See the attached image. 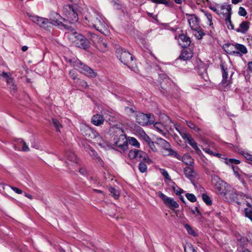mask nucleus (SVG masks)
<instances>
[{"label":"nucleus","mask_w":252,"mask_h":252,"mask_svg":"<svg viewBox=\"0 0 252 252\" xmlns=\"http://www.w3.org/2000/svg\"><path fill=\"white\" fill-rule=\"evenodd\" d=\"M85 19L86 23L90 27L95 28L101 33H104L108 28L107 25L104 22L100 13L94 9L88 10Z\"/></svg>","instance_id":"1"},{"label":"nucleus","mask_w":252,"mask_h":252,"mask_svg":"<svg viewBox=\"0 0 252 252\" xmlns=\"http://www.w3.org/2000/svg\"><path fill=\"white\" fill-rule=\"evenodd\" d=\"M80 131L82 134L90 141L97 144L100 147L105 146V142L98 133L91 127L85 124L80 125Z\"/></svg>","instance_id":"2"},{"label":"nucleus","mask_w":252,"mask_h":252,"mask_svg":"<svg viewBox=\"0 0 252 252\" xmlns=\"http://www.w3.org/2000/svg\"><path fill=\"white\" fill-rule=\"evenodd\" d=\"M116 55L121 62L134 72H136L137 68L134 58L132 55L125 49L118 48L116 50Z\"/></svg>","instance_id":"3"},{"label":"nucleus","mask_w":252,"mask_h":252,"mask_svg":"<svg viewBox=\"0 0 252 252\" xmlns=\"http://www.w3.org/2000/svg\"><path fill=\"white\" fill-rule=\"evenodd\" d=\"M68 62L70 63L71 65L76 67L81 73L91 78H94L96 76L95 72L77 59H70L68 60Z\"/></svg>","instance_id":"4"},{"label":"nucleus","mask_w":252,"mask_h":252,"mask_svg":"<svg viewBox=\"0 0 252 252\" xmlns=\"http://www.w3.org/2000/svg\"><path fill=\"white\" fill-rule=\"evenodd\" d=\"M128 157L130 159H135L140 161H144L148 163L151 162L150 159L145 152L135 149L129 151Z\"/></svg>","instance_id":"5"},{"label":"nucleus","mask_w":252,"mask_h":252,"mask_svg":"<svg viewBox=\"0 0 252 252\" xmlns=\"http://www.w3.org/2000/svg\"><path fill=\"white\" fill-rule=\"evenodd\" d=\"M211 183L219 194L223 195L226 191L227 184L220 179L218 176L214 175L211 176Z\"/></svg>","instance_id":"6"},{"label":"nucleus","mask_w":252,"mask_h":252,"mask_svg":"<svg viewBox=\"0 0 252 252\" xmlns=\"http://www.w3.org/2000/svg\"><path fill=\"white\" fill-rule=\"evenodd\" d=\"M50 19L52 22L56 24L57 25L60 26L62 27H63L64 29L69 30H72L71 26L64 23L66 19L63 18L60 15L56 12H53L51 13L50 15Z\"/></svg>","instance_id":"7"},{"label":"nucleus","mask_w":252,"mask_h":252,"mask_svg":"<svg viewBox=\"0 0 252 252\" xmlns=\"http://www.w3.org/2000/svg\"><path fill=\"white\" fill-rule=\"evenodd\" d=\"M136 121L141 126H146L148 124H153L154 123V117L151 114H146L139 113L136 115Z\"/></svg>","instance_id":"8"},{"label":"nucleus","mask_w":252,"mask_h":252,"mask_svg":"<svg viewBox=\"0 0 252 252\" xmlns=\"http://www.w3.org/2000/svg\"><path fill=\"white\" fill-rule=\"evenodd\" d=\"M188 22L191 30L197 32V33H195V35L198 39H201L204 33L198 27V18L192 15L188 19Z\"/></svg>","instance_id":"9"},{"label":"nucleus","mask_w":252,"mask_h":252,"mask_svg":"<svg viewBox=\"0 0 252 252\" xmlns=\"http://www.w3.org/2000/svg\"><path fill=\"white\" fill-rule=\"evenodd\" d=\"M32 20L47 31H50L52 29L53 23L50 22L48 19L37 16H32Z\"/></svg>","instance_id":"10"},{"label":"nucleus","mask_w":252,"mask_h":252,"mask_svg":"<svg viewBox=\"0 0 252 252\" xmlns=\"http://www.w3.org/2000/svg\"><path fill=\"white\" fill-rule=\"evenodd\" d=\"M73 37L75 38L74 42L78 47L84 49H86L88 47V41L82 34L76 32H73L70 35V38L73 39Z\"/></svg>","instance_id":"11"},{"label":"nucleus","mask_w":252,"mask_h":252,"mask_svg":"<svg viewBox=\"0 0 252 252\" xmlns=\"http://www.w3.org/2000/svg\"><path fill=\"white\" fill-rule=\"evenodd\" d=\"M158 196L162 200L166 206L173 209L179 207V204L173 198L168 197L161 191L158 192Z\"/></svg>","instance_id":"12"},{"label":"nucleus","mask_w":252,"mask_h":252,"mask_svg":"<svg viewBox=\"0 0 252 252\" xmlns=\"http://www.w3.org/2000/svg\"><path fill=\"white\" fill-rule=\"evenodd\" d=\"M218 8L220 9V11L218 12V14L222 15L224 19H227L230 20L232 14L231 5L225 4L218 5Z\"/></svg>","instance_id":"13"},{"label":"nucleus","mask_w":252,"mask_h":252,"mask_svg":"<svg viewBox=\"0 0 252 252\" xmlns=\"http://www.w3.org/2000/svg\"><path fill=\"white\" fill-rule=\"evenodd\" d=\"M158 142L159 144L162 146L163 149H165V152H168V153H165V155H171L175 157H177L178 156L177 153L170 148V145L166 140L160 138L158 139Z\"/></svg>","instance_id":"14"},{"label":"nucleus","mask_w":252,"mask_h":252,"mask_svg":"<svg viewBox=\"0 0 252 252\" xmlns=\"http://www.w3.org/2000/svg\"><path fill=\"white\" fill-rule=\"evenodd\" d=\"M220 67L222 70V77L221 84L224 87H229L231 84V78H228L227 68L225 67L223 64H220Z\"/></svg>","instance_id":"15"},{"label":"nucleus","mask_w":252,"mask_h":252,"mask_svg":"<svg viewBox=\"0 0 252 252\" xmlns=\"http://www.w3.org/2000/svg\"><path fill=\"white\" fill-rule=\"evenodd\" d=\"M223 195L226 199L230 201L236 202L238 205H241V203L239 201L240 195L236 193L234 190L231 191L226 190Z\"/></svg>","instance_id":"16"},{"label":"nucleus","mask_w":252,"mask_h":252,"mask_svg":"<svg viewBox=\"0 0 252 252\" xmlns=\"http://www.w3.org/2000/svg\"><path fill=\"white\" fill-rule=\"evenodd\" d=\"M114 145L125 151L127 148L128 142L126 137L124 135L121 134L118 139L114 142Z\"/></svg>","instance_id":"17"},{"label":"nucleus","mask_w":252,"mask_h":252,"mask_svg":"<svg viewBox=\"0 0 252 252\" xmlns=\"http://www.w3.org/2000/svg\"><path fill=\"white\" fill-rule=\"evenodd\" d=\"M66 163L69 165L71 164L72 166L77 165V158L76 155L72 152H67L66 154Z\"/></svg>","instance_id":"18"},{"label":"nucleus","mask_w":252,"mask_h":252,"mask_svg":"<svg viewBox=\"0 0 252 252\" xmlns=\"http://www.w3.org/2000/svg\"><path fill=\"white\" fill-rule=\"evenodd\" d=\"M232 46H234L235 49L237 51H232L230 53V54H246L248 52L247 48L243 44L235 43V44H233Z\"/></svg>","instance_id":"19"},{"label":"nucleus","mask_w":252,"mask_h":252,"mask_svg":"<svg viewBox=\"0 0 252 252\" xmlns=\"http://www.w3.org/2000/svg\"><path fill=\"white\" fill-rule=\"evenodd\" d=\"M250 23L248 21H243L239 25L238 28L235 29L237 32H240L243 34L246 33L250 28Z\"/></svg>","instance_id":"20"},{"label":"nucleus","mask_w":252,"mask_h":252,"mask_svg":"<svg viewBox=\"0 0 252 252\" xmlns=\"http://www.w3.org/2000/svg\"><path fill=\"white\" fill-rule=\"evenodd\" d=\"M104 122V118L100 114L94 115L91 119V123L95 126H99L103 125Z\"/></svg>","instance_id":"21"},{"label":"nucleus","mask_w":252,"mask_h":252,"mask_svg":"<svg viewBox=\"0 0 252 252\" xmlns=\"http://www.w3.org/2000/svg\"><path fill=\"white\" fill-rule=\"evenodd\" d=\"M88 153L92 157V158L96 161L97 164L101 165V166H103L104 163L103 160L94 149L89 148V151H88Z\"/></svg>","instance_id":"22"},{"label":"nucleus","mask_w":252,"mask_h":252,"mask_svg":"<svg viewBox=\"0 0 252 252\" xmlns=\"http://www.w3.org/2000/svg\"><path fill=\"white\" fill-rule=\"evenodd\" d=\"M192 56V52L189 49H184L179 56V58L183 61H187L191 59Z\"/></svg>","instance_id":"23"},{"label":"nucleus","mask_w":252,"mask_h":252,"mask_svg":"<svg viewBox=\"0 0 252 252\" xmlns=\"http://www.w3.org/2000/svg\"><path fill=\"white\" fill-rule=\"evenodd\" d=\"M179 42L183 47H186L190 43V38L184 34L179 35Z\"/></svg>","instance_id":"24"},{"label":"nucleus","mask_w":252,"mask_h":252,"mask_svg":"<svg viewBox=\"0 0 252 252\" xmlns=\"http://www.w3.org/2000/svg\"><path fill=\"white\" fill-rule=\"evenodd\" d=\"M67 19L65 21L64 23L67 24V22H69V23H72L75 22L77 21L78 19V15L76 12L75 11L74 9L72 10V11H71L70 13L68 14V15L66 16Z\"/></svg>","instance_id":"25"},{"label":"nucleus","mask_w":252,"mask_h":252,"mask_svg":"<svg viewBox=\"0 0 252 252\" xmlns=\"http://www.w3.org/2000/svg\"><path fill=\"white\" fill-rule=\"evenodd\" d=\"M184 172L185 176L190 180L195 178L196 176V172L190 167L185 168Z\"/></svg>","instance_id":"26"},{"label":"nucleus","mask_w":252,"mask_h":252,"mask_svg":"<svg viewBox=\"0 0 252 252\" xmlns=\"http://www.w3.org/2000/svg\"><path fill=\"white\" fill-rule=\"evenodd\" d=\"M159 82L160 83L161 88L163 90H166L167 87L165 85H166L170 82V79L165 74L159 75Z\"/></svg>","instance_id":"27"},{"label":"nucleus","mask_w":252,"mask_h":252,"mask_svg":"<svg viewBox=\"0 0 252 252\" xmlns=\"http://www.w3.org/2000/svg\"><path fill=\"white\" fill-rule=\"evenodd\" d=\"M88 37L91 40L94 44H98L99 42L102 41L101 37H99L98 35L95 33L89 32L88 33Z\"/></svg>","instance_id":"28"},{"label":"nucleus","mask_w":252,"mask_h":252,"mask_svg":"<svg viewBox=\"0 0 252 252\" xmlns=\"http://www.w3.org/2000/svg\"><path fill=\"white\" fill-rule=\"evenodd\" d=\"M1 76L5 78L6 82L8 85H10L12 83H15L13 78L11 76V74H9L5 72H3Z\"/></svg>","instance_id":"29"},{"label":"nucleus","mask_w":252,"mask_h":252,"mask_svg":"<svg viewBox=\"0 0 252 252\" xmlns=\"http://www.w3.org/2000/svg\"><path fill=\"white\" fill-rule=\"evenodd\" d=\"M183 161L187 165L192 166L193 164V159L189 155H184L183 157Z\"/></svg>","instance_id":"30"},{"label":"nucleus","mask_w":252,"mask_h":252,"mask_svg":"<svg viewBox=\"0 0 252 252\" xmlns=\"http://www.w3.org/2000/svg\"><path fill=\"white\" fill-rule=\"evenodd\" d=\"M109 191H110V194L115 199H118L120 195V193L117 189L111 187L109 188Z\"/></svg>","instance_id":"31"},{"label":"nucleus","mask_w":252,"mask_h":252,"mask_svg":"<svg viewBox=\"0 0 252 252\" xmlns=\"http://www.w3.org/2000/svg\"><path fill=\"white\" fill-rule=\"evenodd\" d=\"M202 149L206 153L209 154L210 155H211V156H217L218 157H220V156H221V154H218V153H216L215 152H213L212 151H211L210 150V149L208 147H203L202 148Z\"/></svg>","instance_id":"32"},{"label":"nucleus","mask_w":252,"mask_h":252,"mask_svg":"<svg viewBox=\"0 0 252 252\" xmlns=\"http://www.w3.org/2000/svg\"><path fill=\"white\" fill-rule=\"evenodd\" d=\"M187 141L189 144L196 152L200 151L197 146V143L191 137L189 138V139H188Z\"/></svg>","instance_id":"33"},{"label":"nucleus","mask_w":252,"mask_h":252,"mask_svg":"<svg viewBox=\"0 0 252 252\" xmlns=\"http://www.w3.org/2000/svg\"><path fill=\"white\" fill-rule=\"evenodd\" d=\"M185 228L188 231V233L193 236L197 235V233L192 228V227L188 224H186L184 225Z\"/></svg>","instance_id":"34"},{"label":"nucleus","mask_w":252,"mask_h":252,"mask_svg":"<svg viewBox=\"0 0 252 252\" xmlns=\"http://www.w3.org/2000/svg\"><path fill=\"white\" fill-rule=\"evenodd\" d=\"M73 8L71 5H66L63 7V12L66 17L68 15V14L70 13L71 11H72Z\"/></svg>","instance_id":"35"},{"label":"nucleus","mask_w":252,"mask_h":252,"mask_svg":"<svg viewBox=\"0 0 252 252\" xmlns=\"http://www.w3.org/2000/svg\"><path fill=\"white\" fill-rule=\"evenodd\" d=\"M128 143L132 146L137 148L140 147V143L138 142L136 138L134 137H130L128 140Z\"/></svg>","instance_id":"36"},{"label":"nucleus","mask_w":252,"mask_h":252,"mask_svg":"<svg viewBox=\"0 0 252 252\" xmlns=\"http://www.w3.org/2000/svg\"><path fill=\"white\" fill-rule=\"evenodd\" d=\"M146 162L142 161H140L138 165V169L139 171L142 173H144L146 172L147 170V167L146 164H145Z\"/></svg>","instance_id":"37"},{"label":"nucleus","mask_w":252,"mask_h":252,"mask_svg":"<svg viewBox=\"0 0 252 252\" xmlns=\"http://www.w3.org/2000/svg\"><path fill=\"white\" fill-rule=\"evenodd\" d=\"M52 122L56 130L61 132L60 128H62V125L60 124V122L56 119H53Z\"/></svg>","instance_id":"38"},{"label":"nucleus","mask_w":252,"mask_h":252,"mask_svg":"<svg viewBox=\"0 0 252 252\" xmlns=\"http://www.w3.org/2000/svg\"><path fill=\"white\" fill-rule=\"evenodd\" d=\"M187 124L189 127L191 129H193L196 132H198L200 131V128L197 126L194 123L192 122L189 121L188 122L187 121Z\"/></svg>","instance_id":"39"},{"label":"nucleus","mask_w":252,"mask_h":252,"mask_svg":"<svg viewBox=\"0 0 252 252\" xmlns=\"http://www.w3.org/2000/svg\"><path fill=\"white\" fill-rule=\"evenodd\" d=\"M184 251L185 252H196V251L190 244H187L185 246Z\"/></svg>","instance_id":"40"},{"label":"nucleus","mask_w":252,"mask_h":252,"mask_svg":"<svg viewBox=\"0 0 252 252\" xmlns=\"http://www.w3.org/2000/svg\"><path fill=\"white\" fill-rule=\"evenodd\" d=\"M124 110L125 113L128 115H130L134 113L135 112L133 106H125L124 107Z\"/></svg>","instance_id":"41"},{"label":"nucleus","mask_w":252,"mask_h":252,"mask_svg":"<svg viewBox=\"0 0 252 252\" xmlns=\"http://www.w3.org/2000/svg\"><path fill=\"white\" fill-rule=\"evenodd\" d=\"M202 199L207 205H211L212 204V200L210 197L206 194H202Z\"/></svg>","instance_id":"42"},{"label":"nucleus","mask_w":252,"mask_h":252,"mask_svg":"<svg viewBox=\"0 0 252 252\" xmlns=\"http://www.w3.org/2000/svg\"><path fill=\"white\" fill-rule=\"evenodd\" d=\"M186 196L191 202H194L196 201V197L193 194L187 193L186 194Z\"/></svg>","instance_id":"43"},{"label":"nucleus","mask_w":252,"mask_h":252,"mask_svg":"<svg viewBox=\"0 0 252 252\" xmlns=\"http://www.w3.org/2000/svg\"><path fill=\"white\" fill-rule=\"evenodd\" d=\"M69 75L75 83L77 81V79H79L77 77L76 71L74 69L71 70L69 71Z\"/></svg>","instance_id":"44"},{"label":"nucleus","mask_w":252,"mask_h":252,"mask_svg":"<svg viewBox=\"0 0 252 252\" xmlns=\"http://www.w3.org/2000/svg\"><path fill=\"white\" fill-rule=\"evenodd\" d=\"M245 216L252 221V209L246 208L245 209Z\"/></svg>","instance_id":"45"},{"label":"nucleus","mask_w":252,"mask_h":252,"mask_svg":"<svg viewBox=\"0 0 252 252\" xmlns=\"http://www.w3.org/2000/svg\"><path fill=\"white\" fill-rule=\"evenodd\" d=\"M75 83L78 84L80 86L84 87L85 89L88 88V85L87 83L84 80L77 79V81Z\"/></svg>","instance_id":"46"},{"label":"nucleus","mask_w":252,"mask_h":252,"mask_svg":"<svg viewBox=\"0 0 252 252\" xmlns=\"http://www.w3.org/2000/svg\"><path fill=\"white\" fill-rule=\"evenodd\" d=\"M224 20L225 21L226 24L227 25L228 28L229 29L235 30V29L234 28V25L232 24L231 22V18H230V20H227V19H225Z\"/></svg>","instance_id":"47"},{"label":"nucleus","mask_w":252,"mask_h":252,"mask_svg":"<svg viewBox=\"0 0 252 252\" xmlns=\"http://www.w3.org/2000/svg\"><path fill=\"white\" fill-rule=\"evenodd\" d=\"M238 14L240 16H245L247 15V12L244 7H240L239 8Z\"/></svg>","instance_id":"48"},{"label":"nucleus","mask_w":252,"mask_h":252,"mask_svg":"<svg viewBox=\"0 0 252 252\" xmlns=\"http://www.w3.org/2000/svg\"><path fill=\"white\" fill-rule=\"evenodd\" d=\"M172 189L174 192H176V194L177 195H180L183 192V190L178 187H175L174 186L172 187Z\"/></svg>","instance_id":"49"},{"label":"nucleus","mask_w":252,"mask_h":252,"mask_svg":"<svg viewBox=\"0 0 252 252\" xmlns=\"http://www.w3.org/2000/svg\"><path fill=\"white\" fill-rule=\"evenodd\" d=\"M20 143H22L23 147H22V151L24 152H28L30 151V148L26 144V142L23 140H21L20 141Z\"/></svg>","instance_id":"50"},{"label":"nucleus","mask_w":252,"mask_h":252,"mask_svg":"<svg viewBox=\"0 0 252 252\" xmlns=\"http://www.w3.org/2000/svg\"><path fill=\"white\" fill-rule=\"evenodd\" d=\"M161 174L162 175L168 180H171V178L169 176L168 173L167 171H166L164 169H161Z\"/></svg>","instance_id":"51"},{"label":"nucleus","mask_w":252,"mask_h":252,"mask_svg":"<svg viewBox=\"0 0 252 252\" xmlns=\"http://www.w3.org/2000/svg\"><path fill=\"white\" fill-rule=\"evenodd\" d=\"M205 16L208 21L209 25L211 26L213 25L212 23V16L211 14L208 13H205Z\"/></svg>","instance_id":"52"},{"label":"nucleus","mask_w":252,"mask_h":252,"mask_svg":"<svg viewBox=\"0 0 252 252\" xmlns=\"http://www.w3.org/2000/svg\"><path fill=\"white\" fill-rule=\"evenodd\" d=\"M243 155L246 159L249 160L250 162H252V155L246 152L243 153Z\"/></svg>","instance_id":"53"},{"label":"nucleus","mask_w":252,"mask_h":252,"mask_svg":"<svg viewBox=\"0 0 252 252\" xmlns=\"http://www.w3.org/2000/svg\"><path fill=\"white\" fill-rule=\"evenodd\" d=\"M237 241L239 242L240 245L243 246L245 242V238L241 236H237Z\"/></svg>","instance_id":"54"},{"label":"nucleus","mask_w":252,"mask_h":252,"mask_svg":"<svg viewBox=\"0 0 252 252\" xmlns=\"http://www.w3.org/2000/svg\"><path fill=\"white\" fill-rule=\"evenodd\" d=\"M237 241L239 242L240 245L243 246L245 242V238L241 236H237Z\"/></svg>","instance_id":"55"},{"label":"nucleus","mask_w":252,"mask_h":252,"mask_svg":"<svg viewBox=\"0 0 252 252\" xmlns=\"http://www.w3.org/2000/svg\"><path fill=\"white\" fill-rule=\"evenodd\" d=\"M9 86L10 89L11 90V92L13 93H15L16 91L17 90V86L15 84V83H12V84Z\"/></svg>","instance_id":"56"},{"label":"nucleus","mask_w":252,"mask_h":252,"mask_svg":"<svg viewBox=\"0 0 252 252\" xmlns=\"http://www.w3.org/2000/svg\"><path fill=\"white\" fill-rule=\"evenodd\" d=\"M143 139L148 144L150 142H152L151 138L149 137V136H148L145 132H143Z\"/></svg>","instance_id":"57"},{"label":"nucleus","mask_w":252,"mask_h":252,"mask_svg":"<svg viewBox=\"0 0 252 252\" xmlns=\"http://www.w3.org/2000/svg\"><path fill=\"white\" fill-rule=\"evenodd\" d=\"M154 126L159 132L161 133L162 132L161 129L162 125L160 123H156Z\"/></svg>","instance_id":"58"},{"label":"nucleus","mask_w":252,"mask_h":252,"mask_svg":"<svg viewBox=\"0 0 252 252\" xmlns=\"http://www.w3.org/2000/svg\"><path fill=\"white\" fill-rule=\"evenodd\" d=\"M148 145H149V147L150 148V149L153 152H156L157 151V148H156V147L155 146V145L153 141L150 142L148 144Z\"/></svg>","instance_id":"59"},{"label":"nucleus","mask_w":252,"mask_h":252,"mask_svg":"<svg viewBox=\"0 0 252 252\" xmlns=\"http://www.w3.org/2000/svg\"><path fill=\"white\" fill-rule=\"evenodd\" d=\"M10 188L17 194H21L23 192L21 189L16 187L10 186Z\"/></svg>","instance_id":"60"},{"label":"nucleus","mask_w":252,"mask_h":252,"mask_svg":"<svg viewBox=\"0 0 252 252\" xmlns=\"http://www.w3.org/2000/svg\"><path fill=\"white\" fill-rule=\"evenodd\" d=\"M191 212L193 214L196 215V216H201V212L196 207H195L194 210H192Z\"/></svg>","instance_id":"61"},{"label":"nucleus","mask_w":252,"mask_h":252,"mask_svg":"<svg viewBox=\"0 0 252 252\" xmlns=\"http://www.w3.org/2000/svg\"><path fill=\"white\" fill-rule=\"evenodd\" d=\"M180 135L184 139H186L187 141L189 139V138H191V136L189 134L183 132H181Z\"/></svg>","instance_id":"62"},{"label":"nucleus","mask_w":252,"mask_h":252,"mask_svg":"<svg viewBox=\"0 0 252 252\" xmlns=\"http://www.w3.org/2000/svg\"><path fill=\"white\" fill-rule=\"evenodd\" d=\"M228 161L230 163H234L236 164H238L240 163V160L234 158H229Z\"/></svg>","instance_id":"63"},{"label":"nucleus","mask_w":252,"mask_h":252,"mask_svg":"<svg viewBox=\"0 0 252 252\" xmlns=\"http://www.w3.org/2000/svg\"><path fill=\"white\" fill-rule=\"evenodd\" d=\"M79 173L83 175H85L87 174V170L85 168L81 167L79 169Z\"/></svg>","instance_id":"64"}]
</instances>
